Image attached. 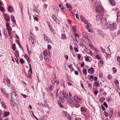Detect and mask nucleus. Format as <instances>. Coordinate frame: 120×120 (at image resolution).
<instances>
[{
	"instance_id": "864d4df0",
	"label": "nucleus",
	"mask_w": 120,
	"mask_h": 120,
	"mask_svg": "<svg viewBox=\"0 0 120 120\" xmlns=\"http://www.w3.org/2000/svg\"><path fill=\"white\" fill-rule=\"evenodd\" d=\"M20 62L22 64H23L24 63V62L23 60L22 59L20 60Z\"/></svg>"
},
{
	"instance_id": "6ab92c4d",
	"label": "nucleus",
	"mask_w": 120,
	"mask_h": 120,
	"mask_svg": "<svg viewBox=\"0 0 120 120\" xmlns=\"http://www.w3.org/2000/svg\"><path fill=\"white\" fill-rule=\"evenodd\" d=\"M82 21L85 23L86 22H87V21L86 20V19L85 17H84L83 16H82L80 17Z\"/></svg>"
},
{
	"instance_id": "0e129e2a",
	"label": "nucleus",
	"mask_w": 120,
	"mask_h": 120,
	"mask_svg": "<svg viewBox=\"0 0 120 120\" xmlns=\"http://www.w3.org/2000/svg\"><path fill=\"white\" fill-rule=\"evenodd\" d=\"M101 37L102 38L105 37V34L104 33H102L101 35Z\"/></svg>"
},
{
	"instance_id": "c9c22d12",
	"label": "nucleus",
	"mask_w": 120,
	"mask_h": 120,
	"mask_svg": "<svg viewBox=\"0 0 120 120\" xmlns=\"http://www.w3.org/2000/svg\"><path fill=\"white\" fill-rule=\"evenodd\" d=\"M66 6L69 9H70L71 8V6L69 4L66 3Z\"/></svg>"
},
{
	"instance_id": "423d86ee",
	"label": "nucleus",
	"mask_w": 120,
	"mask_h": 120,
	"mask_svg": "<svg viewBox=\"0 0 120 120\" xmlns=\"http://www.w3.org/2000/svg\"><path fill=\"white\" fill-rule=\"evenodd\" d=\"M18 96L16 93L13 91H12L11 93V98L12 100H15L17 98Z\"/></svg>"
},
{
	"instance_id": "e433bc0d",
	"label": "nucleus",
	"mask_w": 120,
	"mask_h": 120,
	"mask_svg": "<svg viewBox=\"0 0 120 120\" xmlns=\"http://www.w3.org/2000/svg\"><path fill=\"white\" fill-rule=\"evenodd\" d=\"M61 38L62 39H66V37L65 35L64 34H62Z\"/></svg>"
},
{
	"instance_id": "f03ea898",
	"label": "nucleus",
	"mask_w": 120,
	"mask_h": 120,
	"mask_svg": "<svg viewBox=\"0 0 120 120\" xmlns=\"http://www.w3.org/2000/svg\"><path fill=\"white\" fill-rule=\"evenodd\" d=\"M63 116L65 117H68L69 120H72V117L70 115H69L66 111H63Z\"/></svg>"
},
{
	"instance_id": "de8ad7c7",
	"label": "nucleus",
	"mask_w": 120,
	"mask_h": 120,
	"mask_svg": "<svg viewBox=\"0 0 120 120\" xmlns=\"http://www.w3.org/2000/svg\"><path fill=\"white\" fill-rule=\"evenodd\" d=\"M0 5V10L2 12H4V8Z\"/></svg>"
},
{
	"instance_id": "473e14b6",
	"label": "nucleus",
	"mask_w": 120,
	"mask_h": 120,
	"mask_svg": "<svg viewBox=\"0 0 120 120\" xmlns=\"http://www.w3.org/2000/svg\"><path fill=\"white\" fill-rule=\"evenodd\" d=\"M85 24L87 25V27L86 28H88V27H89L91 26V24H89L87 21L86 22Z\"/></svg>"
},
{
	"instance_id": "7c9ffc66",
	"label": "nucleus",
	"mask_w": 120,
	"mask_h": 120,
	"mask_svg": "<svg viewBox=\"0 0 120 120\" xmlns=\"http://www.w3.org/2000/svg\"><path fill=\"white\" fill-rule=\"evenodd\" d=\"M35 9H34V12L38 14L40 12V11L37 9V8L35 7Z\"/></svg>"
},
{
	"instance_id": "ddd939ff",
	"label": "nucleus",
	"mask_w": 120,
	"mask_h": 120,
	"mask_svg": "<svg viewBox=\"0 0 120 120\" xmlns=\"http://www.w3.org/2000/svg\"><path fill=\"white\" fill-rule=\"evenodd\" d=\"M82 35L84 37H85L87 39H88L90 37V35L88 33L85 32H83V33Z\"/></svg>"
},
{
	"instance_id": "4c0bfd02",
	"label": "nucleus",
	"mask_w": 120,
	"mask_h": 120,
	"mask_svg": "<svg viewBox=\"0 0 120 120\" xmlns=\"http://www.w3.org/2000/svg\"><path fill=\"white\" fill-rule=\"evenodd\" d=\"M113 111L112 110H111L109 112V115L110 117H111L113 114Z\"/></svg>"
},
{
	"instance_id": "bb28decb",
	"label": "nucleus",
	"mask_w": 120,
	"mask_h": 120,
	"mask_svg": "<svg viewBox=\"0 0 120 120\" xmlns=\"http://www.w3.org/2000/svg\"><path fill=\"white\" fill-rule=\"evenodd\" d=\"M11 21L14 22H16V21L14 16L13 15H11Z\"/></svg>"
},
{
	"instance_id": "e2e57ef3",
	"label": "nucleus",
	"mask_w": 120,
	"mask_h": 120,
	"mask_svg": "<svg viewBox=\"0 0 120 120\" xmlns=\"http://www.w3.org/2000/svg\"><path fill=\"white\" fill-rule=\"evenodd\" d=\"M49 26L50 30L52 32H53L54 31L53 29H52V27H51L50 26Z\"/></svg>"
},
{
	"instance_id": "bf43d9fd",
	"label": "nucleus",
	"mask_w": 120,
	"mask_h": 120,
	"mask_svg": "<svg viewBox=\"0 0 120 120\" xmlns=\"http://www.w3.org/2000/svg\"><path fill=\"white\" fill-rule=\"evenodd\" d=\"M28 78L31 79V77H32V76H31V74H30V73H29V72H28Z\"/></svg>"
},
{
	"instance_id": "cd10ccee",
	"label": "nucleus",
	"mask_w": 120,
	"mask_h": 120,
	"mask_svg": "<svg viewBox=\"0 0 120 120\" xmlns=\"http://www.w3.org/2000/svg\"><path fill=\"white\" fill-rule=\"evenodd\" d=\"M68 102L71 104H72L73 103V101L72 100V98H68V99L67 100Z\"/></svg>"
},
{
	"instance_id": "f3484780",
	"label": "nucleus",
	"mask_w": 120,
	"mask_h": 120,
	"mask_svg": "<svg viewBox=\"0 0 120 120\" xmlns=\"http://www.w3.org/2000/svg\"><path fill=\"white\" fill-rule=\"evenodd\" d=\"M80 105L77 103H75L72 106L75 108H77L80 106Z\"/></svg>"
},
{
	"instance_id": "774afa93",
	"label": "nucleus",
	"mask_w": 120,
	"mask_h": 120,
	"mask_svg": "<svg viewBox=\"0 0 120 120\" xmlns=\"http://www.w3.org/2000/svg\"><path fill=\"white\" fill-rule=\"evenodd\" d=\"M81 119L79 117H77L76 118L75 120H81Z\"/></svg>"
},
{
	"instance_id": "5fc2aeb1",
	"label": "nucleus",
	"mask_w": 120,
	"mask_h": 120,
	"mask_svg": "<svg viewBox=\"0 0 120 120\" xmlns=\"http://www.w3.org/2000/svg\"><path fill=\"white\" fill-rule=\"evenodd\" d=\"M83 73L85 75L87 74L86 70L85 69H83Z\"/></svg>"
},
{
	"instance_id": "4d7b16f0",
	"label": "nucleus",
	"mask_w": 120,
	"mask_h": 120,
	"mask_svg": "<svg viewBox=\"0 0 120 120\" xmlns=\"http://www.w3.org/2000/svg\"><path fill=\"white\" fill-rule=\"evenodd\" d=\"M99 76L100 78H101L103 77V75L101 72H100L99 74Z\"/></svg>"
},
{
	"instance_id": "c756f323",
	"label": "nucleus",
	"mask_w": 120,
	"mask_h": 120,
	"mask_svg": "<svg viewBox=\"0 0 120 120\" xmlns=\"http://www.w3.org/2000/svg\"><path fill=\"white\" fill-rule=\"evenodd\" d=\"M53 86L51 85L49 87V89H48V91H52L53 89Z\"/></svg>"
},
{
	"instance_id": "13d9d810",
	"label": "nucleus",
	"mask_w": 120,
	"mask_h": 120,
	"mask_svg": "<svg viewBox=\"0 0 120 120\" xmlns=\"http://www.w3.org/2000/svg\"><path fill=\"white\" fill-rule=\"evenodd\" d=\"M96 57L98 59V60H100L101 59V58L99 56V55H96Z\"/></svg>"
},
{
	"instance_id": "9d476101",
	"label": "nucleus",
	"mask_w": 120,
	"mask_h": 120,
	"mask_svg": "<svg viewBox=\"0 0 120 120\" xmlns=\"http://www.w3.org/2000/svg\"><path fill=\"white\" fill-rule=\"evenodd\" d=\"M52 18L55 22L57 24H59L60 23V20L55 17V15H53L52 16Z\"/></svg>"
},
{
	"instance_id": "79ce46f5",
	"label": "nucleus",
	"mask_w": 120,
	"mask_h": 120,
	"mask_svg": "<svg viewBox=\"0 0 120 120\" xmlns=\"http://www.w3.org/2000/svg\"><path fill=\"white\" fill-rule=\"evenodd\" d=\"M16 47L15 46V44L14 43L13 45L12 46V48L14 50H15L16 49Z\"/></svg>"
},
{
	"instance_id": "412c9836",
	"label": "nucleus",
	"mask_w": 120,
	"mask_h": 120,
	"mask_svg": "<svg viewBox=\"0 0 120 120\" xmlns=\"http://www.w3.org/2000/svg\"><path fill=\"white\" fill-rule=\"evenodd\" d=\"M103 25V28L104 29H106L108 28V24L107 23V22L105 23V24H104Z\"/></svg>"
},
{
	"instance_id": "c85d7f7f",
	"label": "nucleus",
	"mask_w": 120,
	"mask_h": 120,
	"mask_svg": "<svg viewBox=\"0 0 120 120\" xmlns=\"http://www.w3.org/2000/svg\"><path fill=\"white\" fill-rule=\"evenodd\" d=\"M24 57L28 62H30V60L29 59V58L27 55H25Z\"/></svg>"
},
{
	"instance_id": "2f4dec72",
	"label": "nucleus",
	"mask_w": 120,
	"mask_h": 120,
	"mask_svg": "<svg viewBox=\"0 0 120 120\" xmlns=\"http://www.w3.org/2000/svg\"><path fill=\"white\" fill-rule=\"evenodd\" d=\"M47 116L46 115H44L42 116L41 118L44 120H46L47 118Z\"/></svg>"
},
{
	"instance_id": "37998d69",
	"label": "nucleus",
	"mask_w": 120,
	"mask_h": 120,
	"mask_svg": "<svg viewBox=\"0 0 120 120\" xmlns=\"http://www.w3.org/2000/svg\"><path fill=\"white\" fill-rule=\"evenodd\" d=\"M47 102V101L46 100H44L43 102H41V104L43 105V106H44L45 105V103Z\"/></svg>"
},
{
	"instance_id": "c03bdc74",
	"label": "nucleus",
	"mask_w": 120,
	"mask_h": 120,
	"mask_svg": "<svg viewBox=\"0 0 120 120\" xmlns=\"http://www.w3.org/2000/svg\"><path fill=\"white\" fill-rule=\"evenodd\" d=\"M104 114L105 116L106 117H108L109 116V114L107 112L105 111L104 112Z\"/></svg>"
},
{
	"instance_id": "b1692460",
	"label": "nucleus",
	"mask_w": 120,
	"mask_h": 120,
	"mask_svg": "<svg viewBox=\"0 0 120 120\" xmlns=\"http://www.w3.org/2000/svg\"><path fill=\"white\" fill-rule=\"evenodd\" d=\"M79 35L77 33H75V35H74L75 38H74L72 36V37L73 39V40H75L76 41H77V39L76 38L77 37H79Z\"/></svg>"
},
{
	"instance_id": "9b49d317",
	"label": "nucleus",
	"mask_w": 120,
	"mask_h": 120,
	"mask_svg": "<svg viewBox=\"0 0 120 120\" xmlns=\"http://www.w3.org/2000/svg\"><path fill=\"white\" fill-rule=\"evenodd\" d=\"M44 39L45 41L47 42L48 43H50L52 44V42L50 40L49 38L48 37H47L44 35Z\"/></svg>"
},
{
	"instance_id": "ea45409f",
	"label": "nucleus",
	"mask_w": 120,
	"mask_h": 120,
	"mask_svg": "<svg viewBox=\"0 0 120 120\" xmlns=\"http://www.w3.org/2000/svg\"><path fill=\"white\" fill-rule=\"evenodd\" d=\"M16 54H17L18 56L19 57V52L18 50H16L15 52V55L17 57Z\"/></svg>"
},
{
	"instance_id": "7ed1b4c3",
	"label": "nucleus",
	"mask_w": 120,
	"mask_h": 120,
	"mask_svg": "<svg viewBox=\"0 0 120 120\" xmlns=\"http://www.w3.org/2000/svg\"><path fill=\"white\" fill-rule=\"evenodd\" d=\"M10 80L6 77H4L3 79V82L7 86H10Z\"/></svg>"
},
{
	"instance_id": "052dcab7",
	"label": "nucleus",
	"mask_w": 120,
	"mask_h": 120,
	"mask_svg": "<svg viewBox=\"0 0 120 120\" xmlns=\"http://www.w3.org/2000/svg\"><path fill=\"white\" fill-rule=\"evenodd\" d=\"M112 77L110 75H109L108 77V78L110 80L112 79Z\"/></svg>"
},
{
	"instance_id": "338daca9",
	"label": "nucleus",
	"mask_w": 120,
	"mask_h": 120,
	"mask_svg": "<svg viewBox=\"0 0 120 120\" xmlns=\"http://www.w3.org/2000/svg\"><path fill=\"white\" fill-rule=\"evenodd\" d=\"M120 16V11H118L117 12V17Z\"/></svg>"
},
{
	"instance_id": "f704fd0d",
	"label": "nucleus",
	"mask_w": 120,
	"mask_h": 120,
	"mask_svg": "<svg viewBox=\"0 0 120 120\" xmlns=\"http://www.w3.org/2000/svg\"><path fill=\"white\" fill-rule=\"evenodd\" d=\"M53 92H49L48 93V94L49 95H51L52 96V97L53 99L54 98V97H53Z\"/></svg>"
},
{
	"instance_id": "6e6d98bb",
	"label": "nucleus",
	"mask_w": 120,
	"mask_h": 120,
	"mask_svg": "<svg viewBox=\"0 0 120 120\" xmlns=\"http://www.w3.org/2000/svg\"><path fill=\"white\" fill-rule=\"evenodd\" d=\"M117 21L118 22L120 21V16L117 17Z\"/></svg>"
},
{
	"instance_id": "a878e982",
	"label": "nucleus",
	"mask_w": 120,
	"mask_h": 120,
	"mask_svg": "<svg viewBox=\"0 0 120 120\" xmlns=\"http://www.w3.org/2000/svg\"><path fill=\"white\" fill-rule=\"evenodd\" d=\"M91 3L92 4L94 5L95 6L96 5V4L97 3V2L96 0H91Z\"/></svg>"
},
{
	"instance_id": "3c124183",
	"label": "nucleus",
	"mask_w": 120,
	"mask_h": 120,
	"mask_svg": "<svg viewBox=\"0 0 120 120\" xmlns=\"http://www.w3.org/2000/svg\"><path fill=\"white\" fill-rule=\"evenodd\" d=\"M89 57L88 56H86L85 57V60L86 61L88 62L89 61Z\"/></svg>"
},
{
	"instance_id": "69168bd1",
	"label": "nucleus",
	"mask_w": 120,
	"mask_h": 120,
	"mask_svg": "<svg viewBox=\"0 0 120 120\" xmlns=\"http://www.w3.org/2000/svg\"><path fill=\"white\" fill-rule=\"evenodd\" d=\"M103 105L106 108H107L108 107V106L107 104L105 102H104L103 104Z\"/></svg>"
},
{
	"instance_id": "8fccbe9b",
	"label": "nucleus",
	"mask_w": 120,
	"mask_h": 120,
	"mask_svg": "<svg viewBox=\"0 0 120 120\" xmlns=\"http://www.w3.org/2000/svg\"><path fill=\"white\" fill-rule=\"evenodd\" d=\"M112 69L113 71V73H115L117 71V69L116 68H115L114 67H113L112 68Z\"/></svg>"
},
{
	"instance_id": "393cba45",
	"label": "nucleus",
	"mask_w": 120,
	"mask_h": 120,
	"mask_svg": "<svg viewBox=\"0 0 120 120\" xmlns=\"http://www.w3.org/2000/svg\"><path fill=\"white\" fill-rule=\"evenodd\" d=\"M1 92L3 93L4 95L6 94V92L5 90V89L2 88H1Z\"/></svg>"
},
{
	"instance_id": "4be33fe9",
	"label": "nucleus",
	"mask_w": 120,
	"mask_h": 120,
	"mask_svg": "<svg viewBox=\"0 0 120 120\" xmlns=\"http://www.w3.org/2000/svg\"><path fill=\"white\" fill-rule=\"evenodd\" d=\"M63 95L64 98L67 99L68 98V94L66 93L63 92Z\"/></svg>"
},
{
	"instance_id": "2eb2a0df",
	"label": "nucleus",
	"mask_w": 120,
	"mask_h": 120,
	"mask_svg": "<svg viewBox=\"0 0 120 120\" xmlns=\"http://www.w3.org/2000/svg\"><path fill=\"white\" fill-rule=\"evenodd\" d=\"M80 110L82 113H85L86 112L87 110L86 108L83 106H82Z\"/></svg>"
},
{
	"instance_id": "603ef678",
	"label": "nucleus",
	"mask_w": 120,
	"mask_h": 120,
	"mask_svg": "<svg viewBox=\"0 0 120 120\" xmlns=\"http://www.w3.org/2000/svg\"><path fill=\"white\" fill-rule=\"evenodd\" d=\"M21 94L22 96L23 97L25 98H26L27 97V96L26 95L23 94Z\"/></svg>"
},
{
	"instance_id": "09e8293b",
	"label": "nucleus",
	"mask_w": 120,
	"mask_h": 120,
	"mask_svg": "<svg viewBox=\"0 0 120 120\" xmlns=\"http://www.w3.org/2000/svg\"><path fill=\"white\" fill-rule=\"evenodd\" d=\"M94 85H95V86H98L99 84V83L98 82H94Z\"/></svg>"
},
{
	"instance_id": "72a5a7b5",
	"label": "nucleus",
	"mask_w": 120,
	"mask_h": 120,
	"mask_svg": "<svg viewBox=\"0 0 120 120\" xmlns=\"http://www.w3.org/2000/svg\"><path fill=\"white\" fill-rule=\"evenodd\" d=\"M7 29L8 30V32L12 31V29L10 26H8L7 27Z\"/></svg>"
},
{
	"instance_id": "dca6fc26",
	"label": "nucleus",
	"mask_w": 120,
	"mask_h": 120,
	"mask_svg": "<svg viewBox=\"0 0 120 120\" xmlns=\"http://www.w3.org/2000/svg\"><path fill=\"white\" fill-rule=\"evenodd\" d=\"M102 15H97L96 17V19L98 21H99L100 20H101V19L103 17H102Z\"/></svg>"
},
{
	"instance_id": "a19ab883",
	"label": "nucleus",
	"mask_w": 120,
	"mask_h": 120,
	"mask_svg": "<svg viewBox=\"0 0 120 120\" xmlns=\"http://www.w3.org/2000/svg\"><path fill=\"white\" fill-rule=\"evenodd\" d=\"M1 103L3 107L5 109L7 108L6 107V106L4 102H1Z\"/></svg>"
},
{
	"instance_id": "a18cd8bd",
	"label": "nucleus",
	"mask_w": 120,
	"mask_h": 120,
	"mask_svg": "<svg viewBox=\"0 0 120 120\" xmlns=\"http://www.w3.org/2000/svg\"><path fill=\"white\" fill-rule=\"evenodd\" d=\"M105 100V98H102L100 99L99 101L101 103H102Z\"/></svg>"
},
{
	"instance_id": "f8f14e48",
	"label": "nucleus",
	"mask_w": 120,
	"mask_h": 120,
	"mask_svg": "<svg viewBox=\"0 0 120 120\" xmlns=\"http://www.w3.org/2000/svg\"><path fill=\"white\" fill-rule=\"evenodd\" d=\"M8 11L10 12H12L14 11V9L12 6L9 5L8 7Z\"/></svg>"
},
{
	"instance_id": "f257e3e1",
	"label": "nucleus",
	"mask_w": 120,
	"mask_h": 120,
	"mask_svg": "<svg viewBox=\"0 0 120 120\" xmlns=\"http://www.w3.org/2000/svg\"><path fill=\"white\" fill-rule=\"evenodd\" d=\"M96 11L98 14L103 15L104 14V11L103 8L100 5H97L95 8Z\"/></svg>"
},
{
	"instance_id": "0eeeda50",
	"label": "nucleus",
	"mask_w": 120,
	"mask_h": 120,
	"mask_svg": "<svg viewBox=\"0 0 120 120\" xmlns=\"http://www.w3.org/2000/svg\"><path fill=\"white\" fill-rule=\"evenodd\" d=\"M10 101L11 105L12 107L14 109L16 110H18V107L16 104L13 102L12 100H10Z\"/></svg>"
},
{
	"instance_id": "20e7f679",
	"label": "nucleus",
	"mask_w": 120,
	"mask_h": 120,
	"mask_svg": "<svg viewBox=\"0 0 120 120\" xmlns=\"http://www.w3.org/2000/svg\"><path fill=\"white\" fill-rule=\"evenodd\" d=\"M117 25L116 23H113L110 24L109 26V27L111 30L113 31L116 29Z\"/></svg>"
},
{
	"instance_id": "aec40b11",
	"label": "nucleus",
	"mask_w": 120,
	"mask_h": 120,
	"mask_svg": "<svg viewBox=\"0 0 120 120\" xmlns=\"http://www.w3.org/2000/svg\"><path fill=\"white\" fill-rule=\"evenodd\" d=\"M101 22L103 24H105V23H107V21L105 19L103 18L102 19H101Z\"/></svg>"
},
{
	"instance_id": "1a4fd4ad",
	"label": "nucleus",
	"mask_w": 120,
	"mask_h": 120,
	"mask_svg": "<svg viewBox=\"0 0 120 120\" xmlns=\"http://www.w3.org/2000/svg\"><path fill=\"white\" fill-rule=\"evenodd\" d=\"M48 51L49 53L48 52L47 50H45L43 52V55L45 57L49 58L50 57V51L49 50Z\"/></svg>"
},
{
	"instance_id": "39448f33",
	"label": "nucleus",
	"mask_w": 120,
	"mask_h": 120,
	"mask_svg": "<svg viewBox=\"0 0 120 120\" xmlns=\"http://www.w3.org/2000/svg\"><path fill=\"white\" fill-rule=\"evenodd\" d=\"M74 98L75 101H76L77 102L81 103L82 102V100L79 97L76 95L74 97Z\"/></svg>"
},
{
	"instance_id": "5701e85b",
	"label": "nucleus",
	"mask_w": 120,
	"mask_h": 120,
	"mask_svg": "<svg viewBox=\"0 0 120 120\" xmlns=\"http://www.w3.org/2000/svg\"><path fill=\"white\" fill-rule=\"evenodd\" d=\"M109 0L112 5L113 6H114L115 5V4L114 0Z\"/></svg>"
},
{
	"instance_id": "58836bf2",
	"label": "nucleus",
	"mask_w": 120,
	"mask_h": 120,
	"mask_svg": "<svg viewBox=\"0 0 120 120\" xmlns=\"http://www.w3.org/2000/svg\"><path fill=\"white\" fill-rule=\"evenodd\" d=\"M76 26H73L72 27V30H73L74 32H75L76 31V30L75 29Z\"/></svg>"
},
{
	"instance_id": "680f3d73",
	"label": "nucleus",
	"mask_w": 120,
	"mask_h": 120,
	"mask_svg": "<svg viewBox=\"0 0 120 120\" xmlns=\"http://www.w3.org/2000/svg\"><path fill=\"white\" fill-rule=\"evenodd\" d=\"M115 83L116 84H119L118 81L116 79L115 81Z\"/></svg>"
},
{
	"instance_id": "a211bd4d",
	"label": "nucleus",
	"mask_w": 120,
	"mask_h": 120,
	"mask_svg": "<svg viewBox=\"0 0 120 120\" xmlns=\"http://www.w3.org/2000/svg\"><path fill=\"white\" fill-rule=\"evenodd\" d=\"M9 115L10 113L9 112L5 111L4 112V118H5L8 116Z\"/></svg>"
},
{
	"instance_id": "6e6552de",
	"label": "nucleus",
	"mask_w": 120,
	"mask_h": 120,
	"mask_svg": "<svg viewBox=\"0 0 120 120\" xmlns=\"http://www.w3.org/2000/svg\"><path fill=\"white\" fill-rule=\"evenodd\" d=\"M3 16L6 22H9L10 21V16L8 14H4Z\"/></svg>"
},
{
	"instance_id": "49530a36",
	"label": "nucleus",
	"mask_w": 120,
	"mask_h": 120,
	"mask_svg": "<svg viewBox=\"0 0 120 120\" xmlns=\"http://www.w3.org/2000/svg\"><path fill=\"white\" fill-rule=\"evenodd\" d=\"M117 60L120 63V56H118L116 57Z\"/></svg>"
},
{
	"instance_id": "4468645a",
	"label": "nucleus",
	"mask_w": 120,
	"mask_h": 120,
	"mask_svg": "<svg viewBox=\"0 0 120 120\" xmlns=\"http://www.w3.org/2000/svg\"><path fill=\"white\" fill-rule=\"evenodd\" d=\"M94 69L92 67L90 68L88 70V72L91 74L94 73Z\"/></svg>"
}]
</instances>
